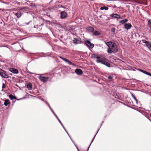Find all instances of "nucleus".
Segmentation results:
<instances>
[{
    "mask_svg": "<svg viewBox=\"0 0 151 151\" xmlns=\"http://www.w3.org/2000/svg\"><path fill=\"white\" fill-rule=\"evenodd\" d=\"M73 41L74 43H75L76 44L80 43L81 42L80 40H78L76 39H75L74 40H73Z\"/></svg>",
    "mask_w": 151,
    "mask_h": 151,
    "instance_id": "nucleus-19",
    "label": "nucleus"
},
{
    "mask_svg": "<svg viewBox=\"0 0 151 151\" xmlns=\"http://www.w3.org/2000/svg\"><path fill=\"white\" fill-rule=\"evenodd\" d=\"M75 72L78 75H81L83 74L81 70L80 69H76L75 70Z\"/></svg>",
    "mask_w": 151,
    "mask_h": 151,
    "instance_id": "nucleus-10",
    "label": "nucleus"
},
{
    "mask_svg": "<svg viewBox=\"0 0 151 151\" xmlns=\"http://www.w3.org/2000/svg\"><path fill=\"white\" fill-rule=\"evenodd\" d=\"M67 63H68L70 65H74V64H73V63L71 62L69 60H68V61H67Z\"/></svg>",
    "mask_w": 151,
    "mask_h": 151,
    "instance_id": "nucleus-31",
    "label": "nucleus"
},
{
    "mask_svg": "<svg viewBox=\"0 0 151 151\" xmlns=\"http://www.w3.org/2000/svg\"><path fill=\"white\" fill-rule=\"evenodd\" d=\"M23 9H24V7H22V8L21 9H20V10H22Z\"/></svg>",
    "mask_w": 151,
    "mask_h": 151,
    "instance_id": "nucleus-39",
    "label": "nucleus"
},
{
    "mask_svg": "<svg viewBox=\"0 0 151 151\" xmlns=\"http://www.w3.org/2000/svg\"><path fill=\"white\" fill-rule=\"evenodd\" d=\"M60 15V17L61 18L65 19L67 17V14L65 11H64L61 12Z\"/></svg>",
    "mask_w": 151,
    "mask_h": 151,
    "instance_id": "nucleus-7",
    "label": "nucleus"
},
{
    "mask_svg": "<svg viewBox=\"0 0 151 151\" xmlns=\"http://www.w3.org/2000/svg\"><path fill=\"white\" fill-rule=\"evenodd\" d=\"M61 124V125L62 126L63 125V124H62V123H61V124Z\"/></svg>",
    "mask_w": 151,
    "mask_h": 151,
    "instance_id": "nucleus-40",
    "label": "nucleus"
},
{
    "mask_svg": "<svg viewBox=\"0 0 151 151\" xmlns=\"http://www.w3.org/2000/svg\"><path fill=\"white\" fill-rule=\"evenodd\" d=\"M142 42L143 43L145 44L146 47L151 51V42L145 40H142Z\"/></svg>",
    "mask_w": 151,
    "mask_h": 151,
    "instance_id": "nucleus-2",
    "label": "nucleus"
},
{
    "mask_svg": "<svg viewBox=\"0 0 151 151\" xmlns=\"http://www.w3.org/2000/svg\"><path fill=\"white\" fill-rule=\"evenodd\" d=\"M116 29L115 28H112L111 29V31L112 32L115 33V32Z\"/></svg>",
    "mask_w": 151,
    "mask_h": 151,
    "instance_id": "nucleus-28",
    "label": "nucleus"
},
{
    "mask_svg": "<svg viewBox=\"0 0 151 151\" xmlns=\"http://www.w3.org/2000/svg\"><path fill=\"white\" fill-rule=\"evenodd\" d=\"M100 34V33L98 31H95L93 32V35H95L97 36L99 35Z\"/></svg>",
    "mask_w": 151,
    "mask_h": 151,
    "instance_id": "nucleus-21",
    "label": "nucleus"
},
{
    "mask_svg": "<svg viewBox=\"0 0 151 151\" xmlns=\"http://www.w3.org/2000/svg\"><path fill=\"white\" fill-rule=\"evenodd\" d=\"M5 84H3V86H2V88H4L5 87Z\"/></svg>",
    "mask_w": 151,
    "mask_h": 151,
    "instance_id": "nucleus-35",
    "label": "nucleus"
},
{
    "mask_svg": "<svg viewBox=\"0 0 151 151\" xmlns=\"http://www.w3.org/2000/svg\"><path fill=\"white\" fill-rule=\"evenodd\" d=\"M75 145L76 147V148H77V149L78 150V151H79V150H78V147L76 145Z\"/></svg>",
    "mask_w": 151,
    "mask_h": 151,
    "instance_id": "nucleus-38",
    "label": "nucleus"
},
{
    "mask_svg": "<svg viewBox=\"0 0 151 151\" xmlns=\"http://www.w3.org/2000/svg\"><path fill=\"white\" fill-rule=\"evenodd\" d=\"M138 70L139 71H140V72L143 73H144V74H146L147 75H149V76H151V73H148V72H147V71H145L144 70H142V69H138Z\"/></svg>",
    "mask_w": 151,
    "mask_h": 151,
    "instance_id": "nucleus-13",
    "label": "nucleus"
},
{
    "mask_svg": "<svg viewBox=\"0 0 151 151\" xmlns=\"http://www.w3.org/2000/svg\"><path fill=\"white\" fill-rule=\"evenodd\" d=\"M102 125V124H101V126Z\"/></svg>",
    "mask_w": 151,
    "mask_h": 151,
    "instance_id": "nucleus-42",
    "label": "nucleus"
},
{
    "mask_svg": "<svg viewBox=\"0 0 151 151\" xmlns=\"http://www.w3.org/2000/svg\"><path fill=\"white\" fill-rule=\"evenodd\" d=\"M128 21V20L127 19H123L122 20H121L119 21V22L120 23H121L122 24H124L126 23Z\"/></svg>",
    "mask_w": 151,
    "mask_h": 151,
    "instance_id": "nucleus-14",
    "label": "nucleus"
},
{
    "mask_svg": "<svg viewBox=\"0 0 151 151\" xmlns=\"http://www.w3.org/2000/svg\"><path fill=\"white\" fill-rule=\"evenodd\" d=\"M86 31L89 32H92L94 30V28L91 27H88L86 28Z\"/></svg>",
    "mask_w": 151,
    "mask_h": 151,
    "instance_id": "nucleus-11",
    "label": "nucleus"
},
{
    "mask_svg": "<svg viewBox=\"0 0 151 151\" xmlns=\"http://www.w3.org/2000/svg\"><path fill=\"white\" fill-rule=\"evenodd\" d=\"M9 98L12 100H13V99H16V97L15 96H14L12 94H10L9 95Z\"/></svg>",
    "mask_w": 151,
    "mask_h": 151,
    "instance_id": "nucleus-23",
    "label": "nucleus"
},
{
    "mask_svg": "<svg viewBox=\"0 0 151 151\" xmlns=\"http://www.w3.org/2000/svg\"><path fill=\"white\" fill-rule=\"evenodd\" d=\"M67 63H68L70 65H74V64H73V63L71 62L69 60H68V61H67Z\"/></svg>",
    "mask_w": 151,
    "mask_h": 151,
    "instance_id": "nucleus-30",
    "label": "nucleus"
},
{
    "mask_svg": "<svg viewBox=\"0 0 151 151\" xmlns=\"http://www.w3.org/2000/svg\"><path fill=\"white\" fill-rule=\"evenodd\" d=\"M22 14V12L18 11L17 13H15V15H16L17 18H19L21 17Z\"/></svg>",
    "mask_w": 151,
    "mask_h": 151,
    "instance_id": "nucleus-12",
    "label": "nucleus"
},
{
    "mask_svg": "<svg viewBox=\"0 0 151 151\" xmlns=\"http://www.w3.org/2000/svg\"><path fill=\"white\" fill-rule=\"evenodd\" d=\"M131 95L132 97V98L135 100L137 103V99L136 98L135 96L132 93H131Z\"/></svg>",
    "mask_w": 151,
    "mask_h": 151,
    "instance_id": "nucleus-25",
    "label": "nucleus"
},
{
    "mask_svg": "<svg viewBox=\"0 0 151 151\" xmlns=\"http://www.w3.org/2000/svg\"><path fill=\"white\" fill-rule=\"evenodd\" d=\"M110 16L112 18H115L116 19H122V17H120V16L117 14H113L110 15Z\"/></svg>",
    "mask_w": 151,
    "mask_h": 151,
    "instance_id": "nucleus-9",
    "label": "nucleus"
},
{
    "mask_svg": "<svg viewBox=\"0 0 151 151\" xmlns=\"http://www.w3.org/2000/svg\"><path fill=\"white\" fill-rule=\"evenodd\" d=\"M52 112L53 113V114L55 115L56 118L57 119H59V118H58L57 115L55 114V113L54 112V111H53V112Z\"/></svg>",
    "mask_w": 151,
    "mask_h": 151,
    "instance_id": "nucleus-33",
    "label": "nucleus"
},
{
    "mask_svg": "<svg viewBox=\"0 0 151 151\" xmlns=\"http://www.w3.org/2000/svg\"><path fill=\"white\" fill-rule=\"evenodd\" d=\"M102 122V123H103V122H104V121H103V122Z\"/></svg>",
    "mask_w": 151,
    "mask_h": 151,
    "instance_id": "nucleus-43",
    "label": "nucleus"
},
{
    "mask_svg": "<svg viewBox=\"0 0 151 151\" xmlns=\"http://www.w3.org/2000/svg\"><path fill=\"white\" fill-rule=\"evenodd\" d=\"M148 21V24L150 27L151 28V19H149Z\"/></svg>",
    "mask_w": 151,
    "mask_h": 151,
    "instance_id": "nucleus-26",
    "label": "nucleus"
},
{
    "mask_svg": "<svg viewBox=\"0 0 151 151\" xmlns=\"http://www.w3.org/2000/svg\"><path fill=\"white\" fill-rule=\"evenodd\" d=\"M39 79L41 81L45 82L48 81L49 78L40 76L39 77Z\"/></svg>",
    "mask_w": 151,
    "mask_h": 151,
    "instance_id": "nucleus-5",
    "label": "nucleus"
},
{
    "mask_svg": "<svg viewBox=\"0 0 151 151\" xmlns=\"http://www.w3.org/2000/svg\"><path fill=\"white\" fill-rule=\"evenodd\" d=\"M63 127V128L64 129V130H65V131H66V133H67V134H68V135H69V137H70V135H69V133H68V132L67 131V130H66V129H65V127L63 125V126H62Z\"/></svg>",
    "mask_w": 151,
    "mask_h": 151,
    "instance_id": "nucleus-32",
    "label": "nucleus"
},
{
    "mask_svg": "<svg viewBox=\"0 0 151 151\" xmlns=\"http://www.w3.org/2000/svg\"><path fill=\"white\" fill-rule=\"evenodd\" d=\"M105 43L108 47L107 52L109 54L113 52H116L118 51L117 46L116 44L112 42H105Z\"/></svg>",
    "mask_w": 151,
    "mask_h": 151,
    "instance_id": "nucleus-1",
    "label": "nucleus"
},
{
    "mask_svg": "<svg viewBox=\"0 0 151 151\" xmlns=\"http://www.w3.org/2000/svg\"><path fill=\"white\" fill-rule=\"evenodd\" d=\"M10 104L9 101V99H6L5 100V102L4 103V105L5 106H7L8 104Z\"/></svg>",
    "mask_w": 151,
    "mask_h": 151,
    "instance_id": "nucleus-20",
    "label": "nucleus"
},
{
    "mask_svg": "<svg viewBox=\"0 0 151 151\" xmlns=\"http://www.w3.org/2000/svg\"><path fill=\"white\" fill-rule=\"evenodd\" d=\"M132 27V25L129 23H126L124 24V28L127 30L130 29Z\"/></svg>",
    "mask_w": 151,
    "mask_h": 151,
    "instance_id": "nucleus-6",
    "label": "nucleus"
},
{
    "mask_svg": "<svg viewBox=\"0 0 151 151\" xmlns=\"http://www.w3.org/2000/svg\"><path fill=\"white\" fill-rule=\"evenodd\" d=\"M99 55H97L96 54H94L91 55V58H96Z\"/></svg>",
    "mask_w": 151,
    "mask_h": 151,
    "instance_id": "nucleus-27",
    "label": "nucleus"
},
{
    "mask_svg": "<svg viewBox=\"0 0 151 151\" xmlns=\"http://www.w3.org/2000/svg\"><path fill=\"white\" fill-rule=\"evenodd\" d=\"M99 128L98 129V130H97V132H96V134L95 135V136H94V138H93V140H92V141L91 142V144H90V145L89 146V147H88V150L89 148V147H90V145H91V144L92 143V142H93V140L94 139V138H95V136H96V134H97V133H98V132L99 131Z\"/></svg>",
    "mask_w": 151,
    "mask_h": 151,
    "instance_id": "nucleus-24",
    "label": "nucleus"
},
{
    "mask_svg": "<svg viewBox=\"0 0 151 151\" xmlns=\"http://www.w3.org/2000/svg\"><path fill=\"white\" fill-rule=\"evenodd\" d=\"M85 43L86 45L90 48H92L94 47V45L89 41H87Z\"/></svg>",
    "mask_w": 151,
    "mask_h": 151,
    "instance_id": "nucleus-8",
    "label": "nucleus"
},
{
    "mask_svg": "<svg viewBox=\"0 0 151 151\" xmlns=\"http://www.w3.org/2000/svg\"><path fill=\"white\" fill-rule=\"evenodd\" d=\"M46 104H47V105L48 106H49V108H50V109L51 110V111L52 112H53V110L52 109V108L50 106V105L47 102H46Z\"/></svg>",
    "mask_w": 151,
    "mask_h": 151,
    "instance_id": "nucleus-29",
    "label": "nucleus"
},
{
    "mask_svg": "<svg viewBox=\"0 0 151 151\" xmlns=\"http://www.w3.org/2000/svg\"><path fill=\"white\" fill-rule=\"evenodd\" d=\"M108 9V7L105 6L101 7L100 8V10H107Z\"/></svg>",
    "mask_w": 151,
    "mask_h": 151,
    "instance_id": "nucleus-22",
    "label": "nucleus"
},
{
    "mask_svg": "<svg viewBox=\"0 0 151 151\" xmlns=\"http://www.w3.org/2000/svg\"><path fill=\"white\" fill-rule=\"evenodd\" d=\"M59 58L61 59L62 60L63 59H64V58H63L62 56H59Z\"/></svg>",
    "mask_w": 151,
    "mask_h": 151,
    "instance_id": "nucleus-37",
    "label": "nucleus"
},
{
    "mask_svg": "<svg viewBox=\"0 0 151 151\" xmlns=\"http://www.w3.org/2000/svg\"><path fill=\"white\" fill-rule=\"evenodd\" d=\"M115 76V74H108L106 77L109 81H112L114 80V76Z\"/></svg>",
    "mask_w": 151,
    "mask_h": 151,
    "instance_id": "nucleus-4",
    "label": "nucleus"
},
{
    "mask_svg": "<svg viewBox=\"0 0 151 151\" xmlns=\"http://www.w3.org/2000/svg\"><path fill=\"white\" fill-rule=\"evenodd\" d=\"M21 99H18V100H20Z\"/></svg>",
    "mask_w": 151,
    "mask_h": 151,
    "instance_id": "nucleus-41",
    "label": "nucleus"
},
{
    "mask_svg": "<svg viewBox=\"0 0 151 151\" xmlns=\"http://www.w3.org/2000/svg\"><path fill=\"white\" fill-rule=\"evenodd\" d=\"M63 60L65 62H67L68 60L67 59H66V58H64V59H63Z\"/></svg>",
    "mask_w": 151,
    "mask_h": 151,
    "instance_id": "nucleus-34",
    "label": "nucleus"
},
{
    "mask_svg": "<svg viewBox=\"0 0 151 151\" xmlns=\"http://www.w3.org/2000/svg\"><path fill=\"white\" fill-rule=\"evenodd\" d=\"M0 75L5 78H8V76L4 73L1 72L0 73Z\"/></svg>",
    "mask_w": 151,
    "mask_h": 151,
    "instance_id": "nucleus-17",
    "label": "nucleus"
},
{
    "mask_svg": "<svg viewBox=\"0 0 151 151\" xmlns=\"http://www.w3.org/2000/svg\"><path fill=\"white\" fill-rule=\"evenodd\" d=\"M58 121L60 123V124H61V121H60V120L59 119H58Z\"/></svg>",
    "mask_w": 151,
    "mask_h": 151,
    "instance_id": "nucleus-36",
    "label": "nucleus"
},
{
    "mask_svg": "<svg viewBox=\"0 0 151 151\" xmlns=\"http://www.w3.org/2000/svg\"><path fill=\"white\" fill-rule=\"evenodd\" d=\"M102 63L108 67H110V63H109L105 61V60H104V62H103Z\"/></svg>",
    "mask_w": 151,
    "mask_h": 151,
    "instance_id": "nucleus-16",
    "label": "nucleus"
},
{
    "mask_svg": "<svg viewBox=\"0 0 151 151\" xmlns=\"http://www.w3.org/2000/svg\"><path fill=\"white\" fill-rule=\"evenodd\" d=\"M27 88H28L29 90H31L32 88V85L31 83H28L27 85Z\"/></svg>",
    "mask_w": 151,
    "mask_h": 151,
    "instance_id": "nucleus-18",
    "label": "nucleus"
},
{
    "mask_svg": "<svg viewBox=\"0 0 151 151\" xmlns=\"http://www.w3.org/2000/svg\"><path fill=\"white\" fill-rule=\"evenodd\" d=\"M96 62L98 63H102L104 60H105V58L100 55H99L97 58Z\"/></svg>",
    "mask_w": 151,
    "mask_h": 151,
    "instance_id": "nucleus-3",
    "label": "nucleus"
},
{
    "mask_svg": "<svg viewBox=\"0 0 151 151\" xmlns=\"http://www.w3.org/2000/svg\"><path fill=\"white\" fill-rule=\"evenodd\" d=\"M10 71L12 73L17 74L18 73V70L13 68H11L10 69Z\"/></svg>",
    "mask_w": 151,
    "mask_h": 151,
    "instance_id": "nucleus-15",
    "label": "nucleus"
}]
</instances>
